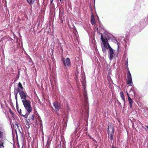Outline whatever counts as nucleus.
Masks as SVG:
<instances>
[{
	"label": "nucleus",
	"instance_id": "1",
	"mask_svg": "<svg viewBox=\"0 0 148 148\" xmlns=\"http://www.w3.org/2000/svg\"><path fill=\"white\" fill-rule=\"evenodd\" d=\"M97 31L98 33L101 34V40L103 44V45H101L102 52L105 54H106L107 49L108 48V53L109 59L110 60H111L114 56V50L109 44L108 40H111L112 41H114V40L116 41L115 43H116L117 45V50L118 51L119 50V43L117 40L115 39L114 37L111 34L107 32L104 33L102 34L99 31V29H98V28L97 29Z\"/></svg>",
	"mask_w": 148,
	"mask_h": 148
},
{
	"label": "nucleus",
	"instance_id": "2",
	"mask_svg": "<svg viewBox=\"0 0 148 148\" xmlns=\"http://www.w3.org/2000/svg\"><path fill=\"white\" fill-rule=\"evenodd\" d=\"M83 86V99L82 100L83 107H82V112L85 114L86 116H88L89 112V105L88 103L87 93L86 90V87L84 85Z\"/></svg>",
	"mask_w": 148,
	"mask_h": 148
},
{
	"label": "nucleus",
	"instance_id": "3",
	"mask_svg": "<svg viewBox=\"0 0 148 148\" xmlns=\"http://www.w3.org/2000/svg\"><path fill=\"white\" fill-rule=\"evenodd\" d=\"M22 101L27 113H29L32 110V108L31 106L30 101L27 100V99L23 100Z\"/></svg>",
	"mask_w": 148,
	"mask_h": 148
},
{
	"label": "nucleus",
	"instance_id": "4",
	"mask_svg": "<svg viewBox=\"0 0 148 148\" xmlns=\"http://www.w3.org/2000/svg\"><path fill=\"white\" fill-rule=\"evenodd\" d=\"M108 138L109 137L110 138V140L112 141L113 140V136L114 135V127L111 124H108Z\"/></svg>",
	"mask_w": 148,
	"mask_h": 148
},
{
	"label": "nucleus",
	"instance_id": "5",
	"mask_svg": "<svg viewBox=\"0 0 148 148\" xmlns=\"http://www.w3.org/2000/svg\"><path fill=\"white\" fill-rule=\"evenodd\" d=\"M147 20V18H144L142 22H140V26H137V28L135 30V32L136 33H138L140 32L142 29L145 26V25L146 24V22Z\"/></svg>",
	"mask_w": 148,
	"mask_h": 148
},
{
	"label": "nucleus",
	"instance_id": "6",
	"mask_svg": "<svg viewBox=\"0 0 148 148\" xmlns=\"http://www.w3.org/2000/svg\"><path fill=\"white\" fill-rule=\"evenodd\" d=\"M127 84H129V86H131L132 87L133 86V84L132 82V76L130 72H129L128 74H127Z\"/></svg>",
	"mask_w": 148,
	"mask_h": 148
},
{
	"label": "nucleus",
	"instance_id": "7",
	"mask_svg": "<svg viewBox=\"0 0 148 148\" xmlns=\"http://www.w3.org/2000/svg\"><path fill=\"white\" fill-rule=\"evenodd\" d=\"M130 92H132L133 93L135 97L137 98H138L139 97L137 90L134 86H133L131 88Z\"/></svg>",
	"mask_w": 148,
	"mask_h": 148
},
{
	"label": "nucleus",
	"instance_id": "8",
	"mask_svg": "<svg viewBox=\"0 0 148 148\" xmlns=\"http://www.w3.org/2000/svg\"><path fill=\"white\" fill-rule=\"evenodd\" d=\"M20 95L21 99L22 100H25L27 99V97L28 96L27 93L24 91L18 92Z\"/></svg>",
	"mask_w": 148,
	"mask_h": 148
},
{
	"label": "nucleus",
	"instance_id": "9",
	"mask_svg": "<svg viewBox=\"0 0 148 148\" xmlns=\"http://www.w3.org/2000/svg\"><path fill=\"white\" fill-rule=\"evenodd\" d=\"M62 60L64 66H69L70 65V59L69 58H63L62 59Z\"/></svg>",
	"mask_w": 148,
	"mask_h": 148
},
{
	"label": "nucleus",
	"instance_id": "10",
	"mask_svg": "<svg viewBox=\"0 0 148 148\" xmlns=\"http://www.w3.org/2000/svg\"><path fill=\"white\" fill-rule=\"evenodd\" d=\"M76 32H77V31L75 27V39L76 38L77 39V40H75V44L77 45L79 43V37L78 34L77 33L76 34Z\"/></svg>",
	"mask_w": 148,
	"mask_h": 148
},
{
	"label": "nucleus",
	"instance_id": "11",
	"mask_svg": "<svg viewBox=\"0 0 148 148\" xmlns=\"http://www.w3.org/2000/svg\"><path fill=\"white\" fill-rule=\"evenodd\" d=\"M53 104L56 111H58L60 108V104L57 102H54Z\"/></svg>",
	"mask_w": 148,
	"mask_h": 148
},
{
	"label": "nucleus",
	"instance_id": "12",
	"mask_svg": "<svg viewBox=\"0 0 148 148\" xmlns=\"http://www.w3.org/2000/svg\"><path fill=\"white\" fill-rule=\"evenodd\" d=\"M17 90L18 92L24 91L23 87L20 82H19L18 84V88L17 89Z\"/></svg>",
	"mask_w": 148,
	"mask_h": 148
},
{
	"label": "nucleus",
	"instance_id": "13",
	"mask_svg": "<svg viewBox=\"0 0 148 148\" xmlns=\"http://www.w3.org/2000/svg\"><path fill=\"white\" fill-rule=\"evenodd\" d=\"M123 40V42H124L125 43V49H126V48L127 47L128 45H129L130 41L127 38L124 39Z\"/></svg>",
	"mask_w": 148,
	"mask_h": 148
},
{
	"label": "nucleus",
	"instance_id": "14",
	"mask_svg": "<svg viewBox=\"0 0 148 148\" xmlns=\"http://www.w3.org/2000/svg\"><path fill=\"white\" fill-rule=\"evenodd\" d=\"M120 95L122 99L123 100V101L124 105V107L125 106V97L124 96V93L123 92H120Z\"/></svg>",
	"mask_w": 148,
	"mask_h": 148
},
{
	"label": "nucleus",
	"instance_id": "15",
	"mask_svg": "<svg viewBox=\"0 0 148 148\" xmlns=\"http://www.w3.org/2000/svg\"><path fill=\"white\" fill-rule=\"evenodd\" d=\"M91 22L92 25L95 24L96 23L94 16L93 14L91 16Z\"/></svg>",
	"mask_w": 148,
	"mask_h": 148
},
{
	"label": "nucleus",
	"instance_id": "16",
	"mask_svg": "<svg viewBox=\"0 0 148 148\" xmlns=\"http://www.w3.org/2000/svg\"><path fill=\"white\" fill-rule=\"evenodd\" d=\"M128 101L130 108H132L133 103L134 102L131 98H129V99H128Z\"/></svg>",
	"mask_w": 148,
	"mask_h": 148
},
{
	"label": "nucleus",
	"instance_id": "17",
	"mask_svg": "<svg viewBox=\"0 0 148 148\" xmlns=\"http://www.w3.org/2000/svg\"><path fill=\"white\" fill-rule=\"evenodd\" d=\"M29 121L33 122L34 120H35L34 117V115H32V116L29 119Z\"/></svg>",
	"mask_w": 148,
	"mask_h": 148
},
{
	"label": "nucleus",
	"instance_id": "18",
	"mask_svg": "<svg viewBox=\"0 0 148 148\" xmlns=\"http://www.w3.org/2000/svg\"><path fill=\"white\" fill-rule=\"evenodd\" d=\"M75 2L76 3H77L78 5L79 6L81 5L82 3V0H77Z\"/></svg>",
	"mask_w": 148,
	"mask_h": 148
},
{
	"label": "nucleus",
	"instance_id": "19",
	"mask_svg": "<svg viewBox=\"0 0 148 148\" xmlns=\"http://www.w3.org/2000/svg\"><path fill=\"white\" fill-rule=\"evenodd\" d=\"M18 92H14V95L15 96V98L16 100V102H17V94Z\"/></svg>",
	"mask_w": 148,
	"mask_h": 148
},
{
	"label": "nucleus",
	"instance_id": "20",
	"mask_svg": "<svg viewBox=\"0 0 148 148\" xmlns=\"http://www.w3.org/2000/svg\"><path fill=\"white\" fill-rule=\"evenodd\" d=\"M27 1L30 5L32 4L34 2V0H27Z\"/></svg>",
	"mask_w": 148,
	"mask_h": 148
},
{
	"label": "nucleus",
	"instance_id": "21",
	"mask_svg": "<svg viewBox=\"0 0 148 148\" xmlns=\"http://www.w3.org/2000/svg\"><path fill=\"white\" fill-rule=\"evenodd\" d=\"M74 145V143L73 142V140L71 141L70 142V146L71 148H74L73 145Z\"/></svg>",
	"mask_w": 148,
	"mask_h": 148
},
{
	"label": "nucleus",
	"instance_id": "22",
	"mask_svg": "<svg viewBox=\"0 0 148 148\" xmlns=\"http://www.w3.org/2000/svg\"><path fill=\"white\" fill-rule=\"evenodd\" d=\"M125 65L126 66H128V58H127L125 60Z\"/></svg>",
	"mask_w": 148,
	"mask_h": 148
},
{
	"label": "nucleus",
	"instance_id": "23",
	"mask_svg": "<svg viewBox=\"0 0 148 148\" xmlns=\"http://www.w3.org/2000/svg\"><path fill=\"white\" fill-rule=\"evenodd\" d=\"M4 134L3 132L0 131V138H2L3 137Z\"/></svg>",
	"mask_w": 148,
	"mask_h": 148
},
{
	"label": "nucleus",
	"instance_id": "24",
	"mask_svg": "<svg viewBox=\"0 0 148 148\" xmlns=\"http://www.w3.org/2000/svg\"><path fill=\"white\" fill-rule=\"evenodd\" d=\"M18 110V112L19 113V114H20L21 115H23V114H21V109L19 111Z\"/></svg>",
	"mask_w": 148,
	"mask_h": 148
},
{
	"label": "nucleus",
	"instance_id": "25",
	"mask_svg": "<svg viewBox=\"0 0 148 148\" xmlns=\"http://www.w3.org/2000/svg\"><path fill=\"white\" fill-rule=\"evenodd\" d=\"M126 69H127V70L128 71V72H127V74H128L129 72H130V71H129V68L128 67V66H126Z\"/></svg>",
	"mask_w": 148,
	"mask_h": 148
},
{
	"label": "nucleus",
	"instance_id": "26",
	"mask_svg": "<svg viewBox=\"0 0 148 148\" xmlns=\"http://www.w3.org/2000/svg\"><path fill=\"white\" fill-rule=\"evenodd\" d=\"M27 113L26 114H25V115H23V116H24L25 117H27V115H28V114H29L28 113V114H27Z\"/></svg>",
	"mask_w": 148,
	"mask_h": 148
},
{
	"label": "nucleus",
	"instance_id": "27",
	"mask_svg": "<svg viewBox=\"0 0 148 148\" xmlns=\"http://www.w3.org/2000/svg\"><path fill=\"white\" fill-rule=\"evenodd\" d=\"M127 95L128 97V99H129V98H130V97L129 94L127 92Z\"/></svg>",
	"mask_w": 148,
	"mask_h": 148
},
{
	"label": "nucleus",
	"instance_id": "28",
	"mask_svg": "<svg viewBox=\"0 0 148 148\" xmlns=\"http://www.w3.org/2000/svg\"><path fill=\"white\" fill-rule=\"evenodd\" d=\"M3 143H2L1 144H0V147H1V146H2L3 147H4V146H3Z\"/></svg>",
	"mask_w": 148,
	"mask_h": 148
},
{
	"label": "nucleus",
	"instance_id": "29",
	"mask_svg": "<svg viewBox=\"0 0 148 148\" xmlns=\"http://www.w3.org/2000/svg\"><path fill=\"white\" fill-rule=\"evenodd\" d=\"M118 103H119V105L121 106V104L119 101H118Z\"/></svg>",
	"mask_w": 148,
	"mask_h": 148
},
{
	"label": "nucleus",
	"instance_id": "30",
	"mask_svg": "<svg viewBox=\"0 0 148 148\" xmlns=\"http://www.w3.org/2000/svg\"><path fill=\"white\" fill-rule=\"evenodd\" d=\"M71 138H73V135H71ZM72 139H73V138H72Z\"/></svg>",
	"mask_w": 148,
	"mask_h": 148
},
{
	"label": "nucleus",
	"instance_id": "31",
	"mask_svg": "<svg viewBox=\"0 0 148 148\" xmlns=\"http://www.w3.org/2000/svg\"><path fill=\"white\" fill-rule=\"evenodd\" d=\"M146 127H147V129L148 130V125L147 126H146Z\"/></svg>",
	"mask_w": 148,
	"mask_h": 148
},
{
	"label": "nucleus",
	"instance_id": "32",
	"mask_svg": "<svg viewBox=\"0 0 148 148\" xmlns=\"http://www.w3.org/2000/svg\"><path fill=\"white\" fill-rule=\"evenodd\" d=\"M53 1V0H51V3H52V2Z\"/></svg>",
	"mask_w": 148,
	"mask_h": 148
},
{
	"label": "nucleus",
	"instance_id": "33",
	"mask_svg": "<svg viewBox=\"0 0 148 148\" xmlns=\"http://www.w3.org/2000/svg\"><path fill=\"white\" fill-rule=\"evenodd\" d=\"M95 0H94V4H95Z\"/></svg>",
	"mask_w": 148,
	"mask_h": 148
},
{
	"label": "nucleus",
	"instance_id": "34",
	"mask_svg": "<svg viewBox=\"0 0 148 148\" xmlns=\"http://www.w3.org/2000/svg\"><path fill=\"white\" fill-rule=\"evenodd\" d=\"M121 42V43H122V44L123 43V41H122Z\"/></svg>",
	"mask_w": 148,
	"mask_h": 148
},
{
	"label": "nucleus",
	"instance_id": "35",
	"mask_svg": "<svg viewBox=\"0 0 148 148\" xmlns=\"http://www.w3.org/2000/svg\"><path fill=\"white\" fill-rule=\"evenodd\" d=\"M60 1L61 2L62 1V0H60Z\"/></svg>",
	"mask_w": 148,
	"mask_h": 148
},
{
	"label": "nucleus",
	"instance_id": "36",
	"mask_svg": "<svg viewBox=\"0 0 148 148\" xmlns=\"http://www.w3.org/2000/svg\"><path fill=\"white\" fill-rule=\"evenodd\" d=\"M137 27L136 26L135 27H134V28L135 27Z\"/></svg>",
	"mask_w": 148,
	"mask_h": 148
}]
</instances>
